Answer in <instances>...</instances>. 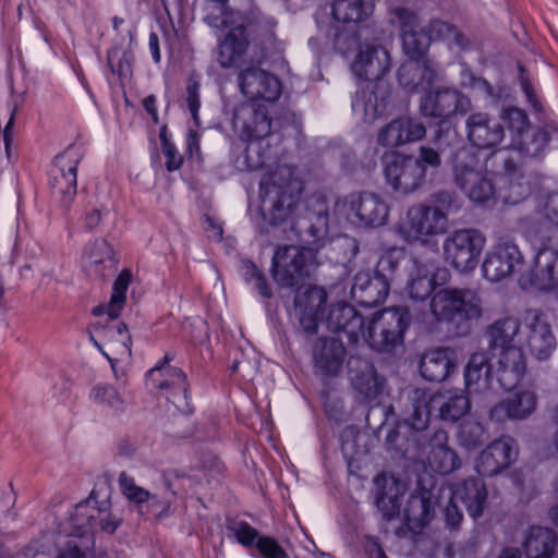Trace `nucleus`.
Wrapping results in <instances>:
<instances>
[{"instance_id":"1","label":"nucleus","mask_w":558,"mask_h":558,"mask_svg":"<svg viewBox=\"0 0 558 558\" xmlns=\"http://www.w3.org/2000/svg\"><path fill=\"white\" fill-rule=\"evenodd\" d=\"M303 182L294 167L277 165L266 171L259 182L260 211L270 225L289 219L294 213Z\"/></svg>"},{"instance_id":"2","label":"nucleus","mask_w":558,"mask_h":558,"mask_svg":"<svg viewBox=\"0 0 558 558\" xmlns=\"http://www.w3.org/2000/svg\"><path fill=\"white\" fill-rule=\"evenodd\" d=\"M232 125L241 140L250 142L244 151L246 170L262 169L271 156L269 145L263 143L271 132L268 108L254 102L241 104L235 108Z\"/></svg>"},{"instance_id":"3","label":"nucleus","mask_w":558,"mask_h":558,"mask_svg":"<svg viewBox=\"0 0 558 558\" xmlns=\"http://www.w3.org/2000/svg\"><path fill=\"white\" fill-rule=\"evenodd\" d=\"M411 414L407 418L411 428L423 430L427 427L433 411L441 421L454 423L466 415L471 409L469 393L461 389H447L434 395L415 388L409 393Z\"/></svg>"},{"instance_id":"4","label":"nucleus","mask_w":558,"mask_h":558,"mask_svg":"<svg viewBox=\"0 0 558 558\" xmlns=\"http://www.w3.org/2000/svg\"><path fill=\"white\" fill-rule=\"evenodd\" d=\"M452 175L456 185L472 203L482 205L495 198L494 174L472 149L461 148L454 154Z\"/></svg>"},{"instance_id":"5","label":"nucleus","mask_w":558,"mask_h":558,"mask_svg":"<svg viewBox=\"0 0 558 558\" xmlns=\"http://www.w3.org/2000/svg\"><path fill=\"white\" fill-rule=\"evenodd\" d=\"M449 228V216L440 207L416 204L409 207L396 226L400 238L409 244L436 245L437 238Z\"/></svg>"},{"instance_id":"6","label":"nucleus","mask_w":558,"mask_h":558,"mask_svg":"<svg viewBox=\"0 0 558 558\" xmlns=\"http://www.w3.org/2000/svg\"><path fill=\"white\" fill-rule=\"evenodd\" d=\"M429 310L435 323L458 326L480 319L483 302L471 289L441 288L432 295Z\"/></svg>"},{"instance_id":"7","label":"nucleus","mask_w":558,"mask_h":558,"mask_svg":"<svg viewBox=\"0 0 558 558\" xmlns=\"http://www.w3.org/2000/svg\"><path fill=\"white\" fill-rule=\"evenodd\" d=\"M318 266L314 248L296 245H281L271 259V276L280 287H295L311 278Z\"/></svg>"},{"instance_id":"8","label":"nucleus","mask_w":558,"mask_h":558,"mask_svg":"<svg viewBox=\"0 0 558 558\" xmlns=\"http://www.w3.org/2000/svg\"><path fill=\"white\" fill-rule=\"evenodd\" d=\"M409 313L405 308L390 307L376 312L362 327V337L377 351H390L402 340L408 326Z\"/></svg>"},{"instance_id":"9","label":"nucleus","mask_w":558,"mask_h":558,"mask_svg":"<svg viewBox=\"0 0 558 558\" xmlns=\"http://www.w3.org/2000/svg\"><path fill=\"white\" fill-rule=\"evenodd\" d=\"M485 244L486 238L477 229L454 230L442 241L444 260L460 272H470L478 264Z\"/></svg>"},{"instance_id":"10","label":"nucleus","mask_w":558,"mask_h":558,"mask_svg":"<svg viewBox=\"0 0 558 558\" xmlns=\"http://www.w3.org/2000/svg\"><path fill=\"white\" fill-rule=\"evenodd\" d=\"M173 360L171 353H167L146 375V386L150 390L161 391L167 399L173 403L178 412L191 414L192 403L187 396V384L185 374L169 363Z\"/></svg>"},{"instance_id":"11","label":"nucleus","mask_w":558,"mask_h":558,"mask_svg":"<svg viewBox=\"0 0 558 558\" xmlns=\"http://www.w3.org/2000/svg\"><path fill=\"white\" fill-rule=\"evenodd\" d=\"M383 162L385 181L398 194L410 195L425 183L426 169L415 156L393 151Z\"/></svg>"},{"instance_id":"12","label":"nucleus","mask_w":558,"mask_h":558,"mask_svg":"<svg viewBox=\"0 0 558 558\" xmlns=\"http://www.w3.org/2000/svg\"><path fill=\"white\" fill-rule=\"evenodd\" d=\"M348 218L361 228H378L387 223L390 207L388 202L374 192L351 193L342 203Z\"/></svg>"},{"instance_id":"13","label":"nucleus","mask_w":558,"mask_h":558,"mask_svg":"<svg viewBox=\"0 0 558 558\" xmlns=\"http://www.w3.org/2000/svg\"><path fill=\"white\" fill-rule=\"evenodd\" d=\"M120 524L121 519L113 515L108 506L99 507L92 499L78 504L71 515L73 534L82 538L86 537V539L96 532L112 534Z\"/></svg>"},{"instance_id":"14","label":"nucleus","mask_w":558,"mask_h":558,"mask_svg":"<svg viewBox=\"0 0 558 558\" xmlns=\"http://www.w3.org/2000/svg\"><path fill=\"white\" fill-rule=\"evenodd\" d=\"M472 108L471 99L461 90L439 87L424 94L420 100V112L424 117L448 120L466 114Z\"/></svg>"},{"instance_id":"15","label":"nucleus","mask_w":558,"mask_h":558,"mask_svg":"<svg viewBox=\"0 0 558 558\" xmlns=\"http://www.w3.org/2000/svg\"><path fill=\"white\" fill-rule=\"evenodd\" d=\"M538 405V396L531 387H519L495 403L488 411L492 422L504 424L508 421H524L533 415Z\"/></svg>"},{"instance_id":"16","label":"nucleus","mask_w":558,"mask_h":558,"mask_svg":"<svg viewBox=\"0 0 558 558\" xmlns=\"http://www.w3.org/2000/svg\"><path fill=\"white\" fill-rule=\"evenodd\" d=\"M390 13L391 23L401 31L404 53L411 59H426L424 56L430 45V36L425 28L420 27L416 13L402 5L393 7Z\"/></svg>"},{"instance_id":"17","label":"nucleus","mask_w":558,"mask_h":558,"mask_svg":"<svg viewBox=\"0 0 558 558\" xmlns=\"http://www.w3.org/2000/svg\"><path fill=\"white\" fill-rule=\"evenodd\" d=\"M240 92L251 100L276 101L281 95V82L272 73L251 64L236 75Z\"/></svg>"},{"instance_id":"18","label":"nucleus","mask_w":558,"mask_h":558,"mask_svg":"<svg viewBox=\"0 0 558 558\" xmlns=\"http://www.w3.org/2000/svg\"><path fill=\"white\" fill-rule=\"evenodd\" d=\"M80 158L76 150L69 149L56 158L50 171V187L64 207L70 206L77 193L76 171Z\"/></svg>"},{"instance_id":"19","label":"nucleus","mask_w":558,"mask_h":558,"mask_svg":"<svg viewBox=\"0 0 558 558\" xmlns=\"http://www.w3.org/2000/svg\"><path fill=\"white\" fill-rule=\"evenodd\" d=\"M517 458V441L509 436H502L481 451L474 468L480 475L494 476L508 469Z\"/></svg>"},{"instance_id":"20","label":"nucleus","mask_w":558,"mask_h":558,"mask_svg":"<svg viewBox=\"0 0 558 558\" xmlns=\"http://www.w3.org/2000/svg\"><path fill=\"white\" fill-rule=\"evenodd\" d=\"M389 94L390 88L385 81L366 83L352 101L354 114L364 122H374L385 112Z\"/></svg>"},{"instance_id":"21","label":"nucleus","mask_w":558,"mask_h":558,"mask_svg":"<svg viewBox=\"0 0 558 558\" xmlns=\"http://www.w3.org/2000/svg\"><path fill=\"white\" fill-rule=\"evenodd\" d=\"M525 320L529 329L526 343L531 354L539 361L548 360L557 349L549 323L536 310L529 311Z\"/></svg>"},{"instance_id":"22","label":"nucleus","mask_w":558,"mask_h":558,"mask_svg":"<svg viewBox=\"0 0 558 558\" xmlns=\"http://www.w3.org/2000/svg\"><path fill=\"white\" fill-rule=\"evenodd\" d=\"M391 66L390 53L383 46L366 45L351 64L353 74L368 82H378Z\"/></svg>"},{"instance_id":"23","label":"nucleus","mask_w":558,"mask_h":558,"mask_svg":"<svg viewBox=\"0 0 558 558\" xmlns=\"http://www.w3.org/2000/svg\"><path fill=\"white\" fill-rule=\"evenodd\" d=\"M347 350L336 338H319L313 347L315 374L322 378L336 377L341 373Z\"/></svg>"},{"instance_id":"24","label":"nucleus","mask_w":558,"mask_h":558,"mask_svg":"<svg viewBox=\"0 0 558 558\" xmlns=\"http://www.w3.org/2000/svg\"><path fill=\"white\" fill-rule=\"evenodd\" d=\"M465 128L469 141L481 149L495 148L505 138L504 126L486 112L471 113Z\"/></svg>"},{"instance_id":"25","label":"nucleus","mask_w":558,"mask_h":558,"mask_svg":"<svg viewBox=\"0 0 558 558\" xmlns=\"http://www.w3.org/2000/svg\"><path fill=\"white\" fill-rule=\"evenodd\" d=\"M521 258V253L515 244L499 243L487 253L482 265L483 275L490 282H499L513 272Z\"/></svg>"},{"instance_id":"26","label":"nucleus","mask_w":558,"mask_h":558,"mask_svg":"<svg viewBox=\"0 0 558 558\" xmlns=\"http://www.w3.org/2000/svg\"><path fill=\"white\" fill-rule=\"evenodd\" d=\"M326 302L327 292L320 287H310L295 296V314L306 333L313 335L317 331Z\"/></svg>"},{"instance_id":"27","label":"nucleus","mask_w":558,"mask_h":558,"mask_svg":"<svg viewBox=\"0 0 558 558\" xmlns=\"http://www.w3.org/2000/svg\"><path fill=\"white\" fill-rule=\"evenodd\" d=\"M426 134L425 125L416 119L402 117L392 120L383 128L377 143L383 147L396 148L422 140Z\"/></svg>"},{"instance_id":"28","label":"nucleus","mask_w":558,"mask_h":558,"mask_svg":"<svg viewBox=\"0 0 558 558\" xmlns=\"http://www.w3.org/2000/svg\"><path fill=\"white\" fill-rule=\"evenodd\" d=\"M496 357L495 374L504 389H510L524 376L526 359L520 348L508 347L494 352Z\"/></svg>"},{"instance_id":"29","label":"nucleus","mask_w":558,"mask_h":558,"mask_svg":"<svg viewBox=\"0 0 558 558\" xmlns=\"http://www.w3.org/2000/svg\"><path fill=\"white\" fill-rule=\"evenodd\" d=\"M458 355L452 348H437L426 352L420 361V373L430 383H442L458 366Z\"/></svg>"},{"instance_id":"30","label":"nucleus","mask_w":558,"mask_h":558,"mask_svg":"<svg viewBox=\"0 0 558 558\" xmlns=\"http://www.w3.org/2000/svg\"><path fill=\"white\" fill-rule=\"evenodd\" d=\"M389 281L372 275L368 270L356 272L351 287V296L364 306H374L384 302L389 293Z\"/></svg>"},{"instance_id":"31","label":"nucleus","mask_w":558,"mask_h":558,"mask_svg":"<svg viewBox=\"0 0 558 558\" xmlns=\"http://www.w3.org/2000/svg\"><path fill=\"white\" fill-rule=\"evenodd\" d=\"M250 39L246 33L245 24L228 31L223 38L218 43L217 61L222 69L238 66L247 53Z\"/></svg>"},{"instance_id":"32","label":"nucleus","mask_w":558,"mask_h":558,"mask_svg":"<svg viewBox=\"0 0 558 558\" xmlns=\"http://www.w3.org/2000/svg\"><path fill=\"white\" fill-rule=\"evenodd\" d=\"M398 82L409 93L415 92L423 83L432 84L439 78V70L430 59H411L398 69Z\"/></svg>"},{"instance_id":"33","label":"nucleus","mask_w":558,"mask_h":558,"mask_svg":"<svg viewBox=\"0 0 558 558\" xmlns=\"http://www.w3.org/2000/svg\"><path fill=\"white\" fill-rule=\"evenodd\" d=\"M428 466L439 474H450L461 466L458 453L448 444V434L444 429L434 432L429 439Z\"/></svg>"},{"instance_id":"34","label":"nucleus","mask_w":558,"mask_h":558,"mask_svg":"<svg viewBox=\"0 0 558 558\" xmlns=\"http://www.w3.org/2000/svg\"><path fill=\"white\" fill-rule=\"evenodd\" d=\"M453 500L464 505L468 513L473 519L481 518L484 513L488 490L482 478L469 477L453 486Z\"/></svg>"},{"instance_id":"35","label":"nucleus","mask_w":558,"mask_h":558,"mask_svg":"<svg viewBox=\"0 0 558 558\" xmlns=\"http://www.w3.org/2000/svg\"><path fill=\"white\" fill-rule=\"evenodd\" d=\"M327 325L335 332L342 331L347 333L351 342H357L364 326V319L352 305L337 303L331 306L328 313Z\"/></svg>"},{"instance_id":"36","label":"nucleus","mask_w":558,"mask_h":558,"mask_svg":"<svg viewBox=\"0 0 558 558\" xmlns=\"http://www.w3.org/2000/svg\"><path fill=\"white\" fill-rule=\"evenodd\" d=\"M83 263L90 275L105 277L106 270L116 268L117 258L110 243L105 239H97L85 246Z\"/></svg>"},{"instance_id":"37","label":"nucleus","mask_w":558,"mask_h":558,"mask_svg":"<svg viewBox=\"0 0 558 558\" xmlns=\"http://www.w3.org/2000/svg\"><path fill=\"white\" fill-rule=\"evenodd\" d=\"M203 21L217 31L231 29L239 24H245L243 13L232 9L228 0H206Z\"/></svg>"},{"instance_id":"38","label":"nucleus","mask_w":558,"mask_h":558,"mask_svg":"<svg viewBox=\"0 0 558 558\" xmlns=\"http://www.w3.org/2000/svg\"><path fill=\"white\" fill-rule=\"evenodd\" d=\"M432 496L429 492L412 494L402 511L404 525L413 533H418L433 518Z\"/></svg>"},{"instance_id":"39","label":"nucleus","mask_w":558,"mask_h":558,"mask_svg":"<svg viewBox=\"0 0 558 558\" xmlns=\"http://www.w3.org/2000/svg\"><path fill=\"white\" fill-rule=\"evenodd\" d=\"M486 335L493 352L508 347H517L521 335L520 319L513 316L496 319L487 327Z\"/></svg>"},{"instance_id":"40","label":"nucleus","mask_w":558,"mask_h":558,"mask_svg":"<svg viewBox=\"0 0 558 558\" xmlns=\"http://www.w3.org/2000/svg\"><path fill=\"white\" fill-rule=\"evenodd\" d=\"M533 282L541 290L558 289V251L546 247L537 253Z\"/></svg>"},{"instance_id":"41","label":"nucleus","mask_w":558,"mask_h":558,"mask_svg":"<svg viewBox=\"0 0 558 558\" xmlns=\"http://www.w3.org/2000/svg\"><path fill=\"white\" fill-rule=\"evenodd\" d=\"M557 543V535L553 530L532 526L526 532L523 548L526 558H553Z\"/></svg>"},{"instance_id":"42","label":"nucleus","mask_w":558,"mask_h":558,"mask_svg":"<svg viewBox=\"0 0 558 558\" xmlns=\"http://www.w3.org/2000/svg\"><path fill=\"white\" fill-rule=\"evenodd\" d=\"M464 385L469 395L483 393L490 386V366L483 354H473L464 372Z\"/></svg>"},{"instance_id":"43","label":"nucleus","mask_w":558,"mask_h":558,"mask_svg":"<svg viewBox=\"0 0 558 558\" xmlns=\"http://www.w3.org/2000/svg\"><path fill=\"white\" fill-rule=\"evenodd\" d=\"M348 366L353 387L366 398L374 396L378 386L374 367L361 359H350Z\"/></svg>"},{"instance_id":"44","label":"nucleus","mask_w":558,"mask_h":558,"mask_svg":"<svg viewBox=\"0 0 558 558\" xmlns=\"http://www.w3.org/2000/svg\"><path fill=\"white\" fill-rule=\"evenodd\" d=\"M435 289V280L425 265L414 262V268L410 272L405 291L410 300L425 301Z\"/></svg>"},{"instance_id":"45","label":"nucleus","mask_w":558,"mask_h":558,"mask_svg":"<svg viewBox=\"0 0 558 558\" xmlns=\"http://www.w3.org/2000/svg\"><path fill=\"white\" fill-rule=\"evenodd\" d=\"M374 8V0H335L332 14L339 22H360L369 16Z\"/></svg>"},{"instance_id":"46","label":"nucleus","mask_w":558,"mask_h":558,"mask_svg":"<svg viewBox=\"0 0 558 558\" xmlns=\"http://www.w3.org/2000/svg\"><path fill=\"white\" fill-rule=\"evenodd\" d=\"M328 232L327 213L318 214L313 219L304 221L299 230L300 239L310 248L317 250L324 246Z\"/></svg>"},{"instance_id":"47","label":"nucleus","mask_w":558,"mask_h":558,"mask_svg":"<svg viewBox=\"0 0 558 558\" xmlns=\"http://www.w3.org/2000/svg\"><path fill=\"white\" fill-rule=\"evenodd\" d=\"M108 332L110 333L108 347L114 356L111 357L106 352H102V354L109 360L111 367L114 369L117 361L131 357V335L124 323H119L114 329L111 328Z\"/></svg>"},{"instance_id":"48","label":"nucleus","mask_w":558,"mask_h":558,"mask_svg":"<svg viewBox=\"0 0 558 558\" xmlns=\"http://www.w3.org/2000/svg\"><path fill=\"white\" fill-rule=\"evenodd\" d=\"M129 282L130 275L126 271H122L113 283L112 295L109 303L105 306L94 308V314H107L111 319L117 318L125 303V293Z\"/></svg>"},{"instance_id":"49","label":"nucleus","mask_w":558,"mask_h":558,"mask_svg":"<svg viewBox=\"0 0 558 558\" xmlns=\"http://www.w3.org/2000/svg\"><path fill=\"white\" fill-rule=\"evenodd\" d=\"M500 119L506 123L508 130L513 136V145L523 150L522 136L529 132L530 122L526 113L519 108H506L500 113Z\"/></svg>"},{"instance_id":"50","label":"nucleus","mask_w":558,"mask_h":558,"mask_svg":"<svg viewBox=\"0 0 558 558\" xmlns=\"http://www.w3.org/2000/svg\"><path fill=\"white\" fill-rule=\"evenodd\" d=\"M92 400L114 413H122L128 408V401L110 385H97L90 391Z\"/></svg>"},{"instance_id":"51","label":"nucleus","mask_w":558,"mask_h":558,"mask_svg":"<svg viewBox=\"0 0 558 558\" xmlns=\"http://www.w3.org/2000/svg\"><path fill=\"white\" fill-rule=\"evenodd\" d=\"M500 194L505 203L514 205L530 194V185L522 175L511 173L504 178Z\"/></svg>"},{"instance_id":"52","label":"nucleus","mask_w":558,"mask_h":558,"mask_svg":"<svg viewBox=\"0 0 558 558\" xmlns=\"http://www.w3.org/2000/svg\"><path fill=\"white\" fill-rule=\"evenodd\" d=\"M484 434L485 428L481 423L468 421L460 425L457 438L461 447L474 450L482 444Z\"/></svg>"},{"instance_id":"53","label":"nucleus","mask_w":558,"mask_h":558,"mask_svg":"<svg viewBox=\"0 0 558 558\" xmlns=\"http://www.w3.org/2000/svg\"><path fill=\"white\" fill-rule=\"evenodd\" d=\"M428 36H430L432 40H448L453 41L458 46L463 45V36L458 32V29L450 25L449 23L434 20L429 23L428 28L426 29Z\"/></svg>"},{"instance_id":"54","label":"nucleus","mask_w":558,"mask_h":558,"mask_svg":"<svg viewBox=\"0 0 558 558\" xmlns=\"http://www.w3.org/2000/svg\"><path fill=\"white\" fill-rule=\"evenodd\" d=\"M121 493L129 500L142 504L150 499V493L141 486H137L134 477L126 472H121L118 478Z\"/></svg>"},{"instance_id":"55","label":"nucleus","mask_w":558,"mask_h":558,"mask_svg":"<svg viewBox=\"0 0 558 558\" xmlns=\"http://www.w3.org/2000/svg\"><path fill=\"white\" fill-rule=\"evenodd\" d=\"M243 276L247 283H251L253 288L266 299L271 296V290L266 282V278L263 272L252 262L243 264Z\"/></svg>"},{"instance_id":"56","label":"nucleus","mask_w":558,"mask_h":558,"mask_svg":"<svg viewBox=\"0 0 558 558\" xmlns=\"http://www.w3.org/2000/svg\"><path fill=\"white\" fill-rule=\"evenodd\" d=\"M227 529L245 547L256 545L259 538L257 530L244 521H231L228 523Z\"/></svg>"},{"instance_id":"57","label":"nucleus","mask_w":558,"mask_h":558,"mask_svg":"<svg viewBox=\"0 0 558 558\" xmlns=\"http://www.w3.org/2000/svg\"><path fill=\"white\" fill-rule=\"evenodd\" d=\"M401 256L402 253L396 248L385 252L377 262L375 274L390 282L392 275L399 266Z\"/></svg>"},{"instance_id":"58","label":"nucleus","mask_w":558,"mask_h":558,"mask_svg":"<svg viewBox=\"0 0 558 558\" xmlns=\"http://www.w3.org/2000/svg\"><path fill=\"white\" fill-rule=\"evenodd\" d=\"M376 505L378 510L387 520H392L395 517H399L401 514L397 495H389L386 492H380L376 497Z\"/></svg>"},{"instance_id":"59","label":"nucleus","mask_w":558,"mask_h":558,"mask_svg":"<svg viewBox=\"0 0 558 558\" xmlns=\"http://www.w3.org/2000/svg\"><path fill=\"white\" fill-rule=\"evenodd\" d=\"M256 548L263 558H288L279 543L269 536H260L256 542Z\"/></svg>"},{"instance_id":"60","label":"nucleus","mask_w":558,"mask_h":558,"mask_svg":"<svg viewBox=\"0 0 558 558\" xmlns=\"http://www.w3.org/2000/svg\"><path fill=\"white\" fill-rule=\"evenodd\" d=\"M520 71H521L520 85H521L522 92L525 95L527 102L530 104V106L532 107V109L535 112H538V113L545 112V106L542 102L541 98L538 97L535 88L533 87L532 82L526 76H524L523 69L521 66H520Z\"/></svg>"},{"instance_id":"61","label":"nucleus","mask_w":558,"mask_h":558,"mask_svg":"<svg viewBox=\"0 0 558 558\" xmlns=\"http://www.w3.org/2000/svg\"><path fill=\"white\" fill-rule=\"evenodd\" d=\"M186 102L194 122L198 124V110L201 107L199 83L193 77H190L187 82Z\"/></svg>"},{"instance_id":"62","label":"nucleus","mask_w":558,"mask_h":558,"mask_svg":"<svg viewBox=\"0 0 558 558\" xmlns=\"http://www.w3.org/2000/svg\"><path fill=\"white\" fill-rule=\"evenodd\" d=\"M545 227L538 214L527 215L519 220V228L526 236L533 238L542 234Z\"/></svg>"},{"instance_id":"63","label":"nucleus","mask_w":558,"mask_h":558,"mask_svg":"<svg viewBox=\"0 0 558 558\" xmlns=\"http://www.w3.org/2000/svg\"><path fill=\"white\" fill-rule=\"evenodd\" d=\"M93 543L87 538L84 544H77L75 541H69L64 547L59 549L56 558H87V549Z\"/></svg>"},{"instance_id":"64","label":"nucleus","mask_w":558,"mask_h":558,"mask_svg":"<svg viewBox=\"0 0 558 558\" xmlns=\"http://www.w3.org/2000/svg\"><path fill=\"white\" fill-rule=\"evenodd\" d=\"M106 213L107 210L104 206H87L82 216L84 228L88 231L96 230L101 225Z\"/></svg>"}]
</instances>
